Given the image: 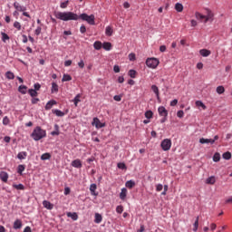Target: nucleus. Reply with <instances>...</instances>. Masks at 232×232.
I'll return each mask as SVG.
<instances>
[{"label":"nucleus","mask_w":232,"mask_h":232,"mask_svg":"<svg viewBox=\"0 0 232 232\" xmlns=\"http://www.w3.org/2000/svg\"><path fill=\"white\" fill-rule=\"evenodd\" d=\"M24 169H26V166L18 165L17 173H19V175H23V171H24Z\"/></svg>","instance_id":"obj_40"},{"label":"nucleus","mask_w":232,"mask_h":232,"mask_svg":"<svg viewBox=\"0 0 232 232\" xmlns=\"http://www.w3.org/2000/svg\"><path fill=\"white\" fill-rule=\"evenodd\" d=\"M195 17L196 19H198V21H200V23H204L206 24V23H213L215 14H213L211 10L208 9L207 15H204L198 12H196Z\"/></svg>","instance_id":"obj_2"},{"label":"nucleus","mask_w":232,"mask_h":232,"mask_svg":"<svg viewBox=\"0 0 232 232\" xmlns=\"http://www.w3.org/2000/svg\"><path fill=\"white\" fill-rule=\"evenodd\" d=\"M5 78L8 79V81H14V79H15V74H14L12 71H7L5 72Z\"/></svg>","instance_id":"obj_21"},{"label":"nucleus","mask_w":232,"mask_h":232,"mask_svg":"<svg viewBox=\"0 0 232 232\" xmlns=\"http://www.w3.org/2000/svg\"><path fill=\"white\" fill-rule=\"evenodd\" d=\"M162 189H164V186H162V184L156 185V191H162Z\"/></svg>","instance_id":"obj_55"},{"label":"nucleus","mask_w":232,"mask_h":232,"mask_svg":"<svg viewBox=\"0 0 232 232\" xmlns=\"http://www.w3.org/2000/svg\"><path fill=\"white\" fill-rule=\"evenodd\" d=\"M105 35H107V37H111L113 35V28L110 25H108L105 28Z\"/></svg>","instance_id":"obj_17"},{"label":"nucleus","mask_w":232,"mask_h":232,"mask_svg":"<svg viewBox=\"0 0 232 232\" xmlns=\"http://www.w3.org/2000/svg\"><path fill=\"white\" fill-rule=\"evenodd\" d=\"M102 47L103 48V50H106L107 52H110V50H111V43L105 42V43L102 44Z\"/></svg>","instance_id":"obj_27"},{"label":"nucleus","mask_w":232,"mask_h":232,"mask_svg":"<svg viewBox=\"0 0 232 232\" xmlns=\"http://www.w3.org/2000/svg\"><path fill=\"white\" fill-rule=\"evenodd\" d=\"M59 92V85H57L55 82L52 83V88H51V93H57Z\"/></svg>","instance_id":"obj_30"},{"label":"nucleus","mask_w":232,"mask_h":232,"mask_svg":"<svg viewBox=\"0 0 232 232\" xmlns=\"http://www.w3.org/2000/svg\"><path fill=\"white\" fill-rule=\"evenodd\" d=\"M69 81H72V76L70 74H63L62 82H67Z\"/></svg>","instance_id":"obj_39"},{"label":"nucleus","mask_w":232,"mask_h":232,"mask_svg":"<svg viewBox=\"0 0 232 232\" xmlns=\"http://www.w3.org/2000/svg\"><path fill=\"white\" fill-rule=\"evenodd\" d=\"M213 161L214 162H220V153L216 152L213 156Z\"/></svg>","instance_id":"obj_43"},{"label":"nucleus","mask_w":232,"mask_h":232,"mask_svg":"<svg viewBox=\"0 0 232 232\" xmlns=\"http://www.w3.org/2000/svg\"><path fill=\"white\" fill-rule=\"evenodd\" d=\"M129 75L130 76L131 79H135V77L137 76V71L130 69L129 71Z\"/></svg>","instance_id":"obj_44"},{"label":"nucleus","mask_w":232,"mask_h":232,"mask_svg":"<svg viewBox=\"0 0 232 232\" xmlns=\"http://www.w3.org/2000/svg\"><path fill=\"white\" fill-rule=\"evenodd\" d=\"M196 106H198L199 108H202L203 110H206V105L204 104V102H202V101H197L196 102Z\"/></svg>","instance_id":"obj_45"},{"label":"nucleus","mask_w":232,"mask_h":232,"mask_svg":"<svg viewBox=\"0 0 232 232\" xmlns=\"http://www.w3.org/2000/svg\"><path fill=\"white\" fill-rule=\"evenodd\" d=\"M92 126H95L97 129L104 128L106 126V123L101 122V120L99 118H93Z\"/></svg>","instance_id":"obj_7"},{"label":"nucleus","mask_w":232,"mask_h":232,"mask_svg":"<svg viewBox=\"0 0 232 232\" xmlns=\"http://www.w3.org/2000/svg\"><path fill=\"white\" fill-rule=\"evenodd\" d=\"M175 10L178 12H182V10H184V5H182L180 3H177L175 5Z\"/></svg>","instance_id":"obj_37"},{"label":"nucleus","mask_w":232,"mask_h":232,"mask_svg":"<svg viewBox=\"0 0 232 232\" xmlns=\"http://www.w3.org/2000/svg\"><path fill=\"white\" fill-rule=\"evenodd\" d=\"M177 117H179V119H182V117H184V111H179L177 112Z\"/></svg>","instance_id":"obj_58"},{"label":"nucleus","mask_w":232,"mask_h":232,"mask_svg":"<svg viewBox=\"0 0 232 232\" xmlns=\"http://www.w3.org/2000/svg\"><path fill=\"white\" fill-rule=\"evenodd\" d=\"M67 217L69 218H72V220H78L79 219V215H77V213L76 212H69V213H67Z\"/></svg>","instance_id":"obj_24"},{"label":"nucleus","mask_w":232,"mask_h":232,"mask_svg":"<svg viewBox=\"0 0 232 232\" xmlns=\"http://www.w3.org/2000/svg\"><path fill=\"white\" fill-rule=\"evenodd\" d=\"M126 188H129L130 189H131V188H133V186H135V181L133 180H128L125 183Z\"/></svg>","instance_id":"obj_42"},{"label":"nucleus","mask_w":232,"mask_h":232,"mask_svg":"<svg viewBox=\"0 0 232 232\" xmlns=\"http://www.w3.org/2000/svg\"><path fill=\"white\" fill-rule=\"evenodd\" d=\"M28 93L31 97H37V95H39V93L37 92V91L34 90V89H29L28 90Z\"/></svg>","instance_id":"obj_38"},{"label":"nucleus","mask_w":232,"mask_h":232,"mask_svg":"<svg viewBox=\"0 0 232 232\" xmlns=\"http://www.w3.org/2000/svg\"><path fill=\"white\" fill-rule=\"evenodd\" d=\"M0 179L2 180V182H8V173L5 171H1Z\"/></svg>","instance_id":"obj_16"},{"label":"nucleus","mask_w":232,"mask_h":232,"mask_svg":"<svg viewBox=\"0 0 232 232\" xmlns=\"http://www.w3.org/2000/svg\"><path fill=\"white\" fill-rule=\"evenodd\" d=\"M14 28H17L18 30H21V23L15 21V22L14 23Z\"/></svg>","instance_id":"obj_57"},{"label":"nucleus","mask_w":232,"mask_h":232,"mask_svg":"<svg viewBox=\"0 0 232 232\" xmlns=\"http://www.w3.org/2000/svg\"><path fill=\"white\" fill-rule=\"evenodd\" d=\"M158 111L160 117H168V110H166V107L164 106L159 107Z\"/></svg>","instance_id":"obj_8"},{"label":"nucleus","mask_w":232,"mask_h":232,"mask_svg":"<svg viewBox=\"0 0 232 232\" xmlns=\"http://www.w3.org/2000/svg\"><path fill=\"white\" fill-rule=\"evenodd\" d=\"M215 182H217V178H215V176H210L206 179V184L213 185Z\"/></svg>","instance_id":"obj_26"},{"label":"nucleus","mask_w":232,"mask_h":232,"mask_svg":"<svg viewBox=\"0 0 232 232\" xmlns=\"http://www.w3.org/2000/svg\"><path fill=\"white\" fill-rule=\"evenodd\" d=\"M26 157H28V153L26 151H21L17 154V159H19V160H24Z\"/></svg>","instance_id":"obj_22"},{"label":"nucleus","mask_w":232,"mask_h":232,"mask_svg":"<svg viewBox=\"0 0 232 232\" xmlns=\"http://www.w3.org/2000/svg\"><path fill=\"white\" fill-rule=\"evenodd\" d=\"M80 32H81V34H86V26L82 25V26L80 27Z\"/></svg>","instance_id":"obj_64"},{"label":"nucleus","mask_w":232,"mask_h":232,"mask_svg":"<svg viewBox=\"0 0 232 232\" xmlns=\"http://www.w3.org/2000/svg\"><path fill=\"white\" fill-rule=\"evenodd\" d=\"M126 197H128V188H122L121 192L120 193L121 200H126Z\"/></svg>","instance_id":"obj_12"},{"label":"nucleus","mask_w":232,"mask_h":232,"mask_svg":"<svg viewBox=\"0 0 232 232\" xmlns=\"http://www.w3.org/2000/svg\"><path fill=\"white\" fill-rule=\"evenodd\" d=\"M94 222L95 224H101V222H102V215L96 213L94 216Z\"/></svg>","instance_id":"obj_25"},{"label":"nucleus","mask_w":232,"mask_h":232,"mask_svg":"<svg viewBox=\"0 0 232 232\" xmlns=\"http://www.w3.org/2000/svg\"><path fill=\"white\" fill-rule=\"evenodd\" d=\"M55 130L51 132V135L55 136V135H59V125L55 124L54 125Z\"/></svg>","instance_id":"obj_48"},{"label":"nucleus","mask_w":232,"mask_h":232,"mask_svg":"<svg viewBox=\"0 0 232 232\" xmlns=\"http://www.w3.org/2000/svg\"><path fill=\"white\" fill-rule=\"evenodd\" d=\"M135 59H136L135 53H130L129 54V60H130V61H135Z\"/></svg>","instance_id":"obj_59"},{"label":"nucleus","mask_w":232,"mask_h":232,"mask_svg":"<svg viewBox=\"0 0 232 232\" xmlns=\"http://www.w3.org/2000/svg\"><path fill=\"white\" fill-rule=\"evenodd\" d=\"M55 104H57V102H55V100L49 101L45 105V110H52V108L55 106Z\"/></svg>","instance_id":"obj_19"},{"label":"nucleus","mask_w":232,"mask_h":232,"mask_svg":"<svg viewBox=\"0 0 232 232\" xmlns=\"http://www.w3.org/2000/svg\"><path fill=\"white\" fill-rule=\"evenodd\" d=\"M160 147L163 150V151H169V150H171V140H163L160 143Z\"/></svg>","instance_id":"obj_6"},{"label":"nucleus","mask_w":232,"mask_h":232,"mask_svg":"<svg viewBox=\"0 0 232 232\" xmlns=\"http://www.w3.org/2000/svg\"><path fill=\"white\" fill-rule=\"evenodd\" d=\"M223 159H225V160H229L231 159V152L227 151L223 153Z\"/></svg>","instance_id":"obj_46"},{"label":"nucleus","mask_w":232,"mask_h":232,"mask_svg":"<svg viewBox=\"0 0 232 232\" xmlns=\"http://www.w3.org/2000/svg\"><path fill=\"white\" fill-rule=\"evenodd\" d=\"M199 54L202 57H209V55H211V51H209L208 49H201V50H199Z\"/></svg>","instance_id":"obj_14"},{"label":"nucleus","mask_w":232,"mask_h":232,"mask_svg":"<svg viewBox=\"0 0 232 232\" xmlns=\"http://www.w3.org/2000/svg\"><path fill=\"white\" fill-rule=\"evenodd\" d=\"M43 206H44V208H45V209H52L53 208V204H52L48 200H44L43 201Z\"/></svg>","instance_id":"obj_23"},{"label":"nucleus","mask_w":232,"mask_h":232,"mask_svg":"<svg viewBox=\"0 0 232 232\" xmlns=\"http://www.w3.org/2000/svg\"><path fill=\"white\" fill-rule=\"evenodd\" d=\"M54 16L56 19H59L60 21H79V19H82V21H86L88 24H95V15L91 14L88 15V14L83 13L80 15L71 12V11H65V12H54Z\"/></svg>","instance_id":"obj_1"},{"label":"nucleus","mask_w":232,"mask_h":232,"mask_svg":"<svg viewBox=\"0 0 232 232\" xmlns=\"http://www.w3.org/2000/svg\"><path fill=\"white\" fill-rule=\"evenodd\" d=\"M96 190H97V184L95 183L91 184L90 186L91 195H92L93 197H97L99 193H97Z\"/></svg>","instance_id":"obj_10"},{"label":"nucleus","mask_w":232,"mask_h":232,"mask_svg":"<svg viewBox=\"0 0 232 232\" xmlns=\"http://www.w3.org/2000/svg\"><path fill=\"white\" fill-rule=\"evenodd\" d=\"M145 117H146V119H151L152 117H153V111H147L146 112H145Z\"/></svg>","instance_id":"obj_50"},{"label":"nucleus","mask_w":232,"mask_h":232,"mask_svg":"<svg viewBox=\"0 0 232 232\" xmlns=\"http://www.w3.org/2000/svg\"><path fill=\"white\" fill-rule=\"evenodd\" d=\"M198 216L196 218V220H195V222H194V224H193V231H195V232H197V231H198Z\"/></svg>","instance_id":"obj_41"},{"label":"nucleus","mask_w":232,"mask_h":232,"mask_svg":"<svg viewBox=\"0 0 232 232\" xmlns=\"http://www.w3.org/2000/svg\"><path fill=\"white\" fill-rule=\"evenodd\" d=\"M164 191L161 192V195H166L168 193V189H169V186L168 185H164L163 186Z\"/></svg>","instance_id":"obj_62"},{"label":"nucleus","mask_w":232,"mask_h":232,"mask_svg":"<svg viewBox=\"0 0 232 232\" xmlns=\"http://www.w3.org/2000/svg\"><path fill=\"white\" fill-rule=\"evenodd\" d=\"M55 104H57V102H55V100L49 101L45 105V110H52V108L55 106Z\"/></svg>","instance_id":"obj_20"},{"label":"nucleus","mask_w":232,"mask_h":232,"mask_svg":"<svg viewBox=\"0 0 232 232\" xmlns=\"http://www.w3.org/2000/svg\"><path fill=\"white\" fill-rule=\"evenodd\" d=\"M13 6H14V8H15V10L17 12H23L24 17H28L29 19L32 17V16H30V14H28V12H26V6L21 5V4H19L18 2H14L13 4Z\"/></svg>","instance_id":"obj_4"},{"label":"nucleus","mask_w":232,"mask_h":232,"mask_svg":"<svg viewBox=\"0 0 232 232\" xmlns=\"http://www.w3.org/2000/svg\"><path fill=\"white\" fill-rule=\"evenodd\" d=\"M54 113V115H56V117H64V112L61 110H54L53 111Z\"/></svg>","instance_id":"obj_36"},{"label":"nucleus","mask_w":232,"mask_h":232,"mask_svg":"<svg viewBox=\"0 0 232 232\" xmlns=\"http://www.w3.org/2000/svg\"><path fill=\"white\" fill-rule=\"evenodd\" d=\"M71 191L70 187H65L63 193L64 195H70Z\"/></svg>","instance_id":"obj_61"},{"label":"nucleus","mask_w":232,"mask_h":232,"mask_svg":"<svg viewBox=\"0 0 232 232\" xmlns=\"http://www.w3.org/2000/svg\"><path fill=\"white\" fill-rule=\"evenodd\" d=\"M52 159V154L45 152L41 156V160H50Z\"/></svg>","instance_id":"obj_29"},{"label":"nucleus","mask_w":232,"mask_h":232,"mask_svg":"<svg viewBox=\"0 0 232 232\" xmlns=\"http://www.w3.org/2000/svg\"><path fill=\"white\" fill-rule=\"evenodd\" d=\"M122 211H124V207H122V205H119L116 208V212L121 215L122 213Z\"/></svg>","instance_id":"obj_49"},{"label":"nucleus","mask_w":232,"mask_h":232,"mask_svg":"<svg viewBox=\"0 0 232 232\" xmlns=\"http://www.w3.org/2000/svg\"><path fill=\"white\" fill-rule=\"evenodd\" d=\"M159 64H160V62L157 58H148L146 60V65L148 68H151L152 70H155Z\"/></svg>","instance_id":"obj_5"},{"label":"nucleus","mask_w":232,"mask_h":232,"mask_svg":"<svg viewBox=\"0 0 232 232\" xmlns=\"http://www.w3.org/2000/svg\"><path fill=\"white\" fill-rule=\"evenodd\" d=\"M39 98H35V97H33L32 100H31V102L32 104H37V102H39Z\"/></svg>","instance_id":"obj_60"},{"label":"nucleus","mask_w":232,"mask_h":232,"mask_svg":"<svg viewBox=\"0 0 232 232\" xmlns=\"http://www.w3.org/2000/svg\"><path fill=\"white\" fill-rule=\"evenodd\" d=\"M34 88L33 90H35V92H39L41 90V85L37 82L34 84Z\"/></svg>","instance_id":"obj_56"},{"label":"nucleus","mask_w":232,"mask_h":232,"mask_svg":"<svg viewBox=\"0 0 232 232\" xmlns=\"http://www.w3.org/2000/svg\"><path fill=\"white\" fill-rule=\"evenodd\" d=\"M93 48L94 50H101V48H102V43H101L100 41L94 42Z\"/></svg>","instance_id":"obj_33"},{"label":"nucleus","mask_w":232,"mask_h":232,"mask_svg":"<svg viewBox=\"0 0 232 232\" xmlns=\"http://www.w3.org/2000/svg\"><path fill=\"white\" fill-rule=\"evenodd\" d=\"M78 66L79 68H84V61L83 60H80V62L78 63Z\"/></svg>","instance_id":"obj_63"},{"label":"nucleus","mask_w":232,"mask_h":232,"mask_svg":"<svg viewBox=\"0 0 232 232\" xmlns=\"http://www.w3.org/2000/svg\"><path fill=\"white\" fill-rule=\"evenodd\" d=\"M71 166H72V168H82V162L81 161V160H74L72 161Z\"/></svg>","instance_id":"obj_13"},{"label":"nucleus","mask_w":232,"mask_h":232,"mask_svg":"<svg viewBox=\"0 0 232 232\" xmlns=\"http://www.w3.org/2000/svg\"><path fill=\"white\" fill-rule=\"evenodd\" d=\"M113 99L116 101V102H121V101H122V95H115Z\"/></svg>","instance_id":"obj_53"},{"label":"nucleus","mask_w":232,"mask_h":232,"mask_svg":"<svg viewBox=\"0 0 232 232\" xmlns=\"http://www.w3.org/2000/svg\"><path fill=\"white\" fill-rule=\"evenodd\" d=\"M13 188H14V189H18V190H21V191H24V185L23 184H13Z\"/></svg>","instance_id":"obj_35"},{"label":"nucleus","mask_w":232,"mask_h":232,"mask_svg":"<svg viewBox=\"0 0 232 232\" xmlns=\"http://www.w3.org/2000/svg\"><path fill=\"white\" fill-rule=\"evenodd\" d=\"M42 30L43 28H41V26H38L34 31L35 35H41Z\"/></svg>","instance_id":"obj_54"},{"label":"nucleus","mask_w":232,"mask_h":232,"mask_svg":"<svg viewBox=\"0 0 232 232\" xmlns=\"http://www.w3.org/2000/svg\"><path fill=\"white\" fill-rule=\"evenodd\" d=\"M72 102L74 104L75 107L79 106V102H81V94H77L73 100Z\"/></svg>","instance_id":"obj_28"},{"label":"nucleus","mask_w":232,"mask_h":232,"mask_svg":"<svg viewBox=\"0 0 232 232\" xmlns=\"http://www.w3.org/2000/svg\"><path fill=\"white\" fill-rule=\"evenodd\" d=\"M117 168H118L119 169H127L126 164H125L124 162H119V163L117 164Z\"/></svg>","instance_id":"obj_47"},{"label":"nucleus","mask_w":232,"mask_h":232,"mask_svg":"<svg viewBox=\"0 0 232 232\" xmlns=\"http://www.w3.org/2000/svg\"><path fill=\"white\" fill-rule=\"evenodd\" d=\"M2 41L3 43H6V41H10V36L6 34L5 32H1Z\"/></svg>","instance_id":"obj_34"},{"label":"nucleus","mask_w":232,"mask_h":232,"mask_svg":"<svg viewBox=\"0 0 232 232\" xmlns=\"http://www.w3.org/2000/svg\"><path fill=\"white\" fill-rule=\"evenodd\" d=\"M216 92L218 95H222V93H224V92H226V88H224V86L219 85L217 87Z\"/></svg>","instance_id":"obj_32"},{"label":"nucleus","mask_w":232,"mask_h":232,"mask_svg":"<svg viewBox=\"0 0 232 232\" xmlns=\"http://www.w3.org/2000/svg\"><path fill=\"white\" fill-rule=\"evenodd\" d=\"M200 144H215V140L211 139L200 138L199 139Z\"/></svg>","instance_id":"obj_15"},{"label":"nucleus","mask_w":232,"mask_h":232,"mask_svg":"<svg viewBox=\"0 0 232 232\" xmlns=\"http://www.w3.org/2000/svg\"><path fill=\"white\" fill-rule=\"evenodd\" d=\"M70 3V1L66 0L64 2H61L60 4V7L61 8H68V4Z\"/></svg>","instance_id":"obj_52"},{"label":"nucleus","mask_w":232,"mask_h":232,"mask_svg":"<svg viewBox=\"0 0 232 232\" xmlns=\"http://www.w3.org/2000/svg\"><path fill=\"white\" fill-rule=\"evenodd\" d=\"M151 90L155 93L157 101L160 102V93L159 92V87L157 85H152Z\"/></svg>","instance_id":"obj_9"},{"label":"nucleus","mask_w":232,"mask_h":232,"mask_svg":"<svg viewBox=\"0 0 232 232\" xmlns=\"http://www.w3.org/2000/svg\"><path fill=\"white\" fill-rule=\"evenodd\" d=\"M3 124L4 126H8V124H10V119L8 118V116L4 117Z\"/></svg>","instance_id":"obj_51"},{"label":"nucleus","mask_w":232,"mask_h":232,"mask_svg":"<svg viewBox=\"0 0 232 232\" xmlns=\"http://www.w3.org/2000/svg\"><path fill=\"white\" fill-rule=\"evenodd\" d=\"M13 227L14 229H21L23 227V221L21 219H15Z\"/></svg>","instance_id":"obj_11"},{"label":"nucleus","mask_w":232,"mask_h":232,"mask_svg":"<svg viewBox=\"0 0 232 232\" xmlns=\"http://www.w3.org/2000/svg\"><path fill=\"white\" fill-rule=\"evenodd\" d=\"M55 104H57V102H55V100L49 101L45 105V110H52V108L55 106Z\"/></svg>","instance_id":"obj_18"},{"label":"nucleus","mask_w":232,"mask_h":232,"mask_svg":"<svg viewBox=\"0 0 232 232\" xmlns=\"http://www.w3.org/2000/svg\"><path fill=\"white\" fill-rule=\"evenodd\" d=\"M26 90H27L26 85H20V86L18 87V92H19L20 93H22V95H26Z\"/></svg>","instance_id":"obj_31"},{"label":"nucleus","mask_w":232,"mask_h":232,"mask_svg":"<svg viewBox=\"0 0 232 232\" xmlns=\"http://www.w3.org/2000/svg\"><path fill=\"white\" fill-rule=\"evenodd\" d=\"M31 137L35 141H39L42 139H44V137H46V130L37 126L34 129L33 132L31 133Z\"/></svg>","instance_id":"obj_3"}]
</instances>
